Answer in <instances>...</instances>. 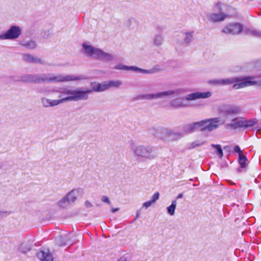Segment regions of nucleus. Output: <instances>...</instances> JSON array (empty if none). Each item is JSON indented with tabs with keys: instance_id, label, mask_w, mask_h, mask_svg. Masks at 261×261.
Returning a JSON list of instances; mask_svg holds the SVG:
<instances>
[{
	"instance_id": "nucleus-8",
	"label": "nucleus",
	"mask_w": 261,
	"mask_h": 261,
	"mask_svg": "<svg viewBox=\"0 0 261 261\" xmlns=\"http://www.w3.org/2000/svg\"><path fill=\"white\" fill-rule=\"evenodd\" d=\"M21 29L17 25L11 26L7 31L0 35L1 40H13L17 39L21 34Z\"/></svg>"
},
{
	"instance_id": "nucleus-5",
	"label": "nucleus",
	"mask_w": 261,
	"mask_h": 261,
	"mask_svg": "<svg viewBox=\"0 0 261 261\" xmlns=\"http://www.w3.org/2000/svg\"><path fill=\"white\" fill-rule=\"evenodd\" d=\"M184 92L182 89H176L174 90H168L166 91L157 92L156 93H150L141 94L136 97V100H153L161 99L164 97H171L173 95H178Z\"/></svg>"
},
{
	"instance_id": "nucleus-11",
	"label": "nucleus",
	"mask_w": 261,
	"mask_h": 261,
	"mask_svg": "<svg viewBox=\"0 0 261 261\" xmlns=\"http://www.w3.org/2000/svg\"><path fill=\"white\" fill-rule=\"evenodd\" d=\"M211 96L212 93L209 91L205 92H196L187 94L185 97V99L188 101H191L198 99H204L209 98Z\"/></svg>"
},
{
	"instance_id": "nucleus-4",
	"label": "nucleus",
	"mask_w": 261,
	"mask_h": 261,
	"mask_svg": "<svg viewBox=\"0 0 261 261\" xmlns=\"http://www.w3.org/2000/svg\"><path fill=\"white\" fill-rule=\"evenodd\" d=\"M131 149L138 158L145 160H152L158 155L153 147L149 145L131 144Z\"/></svg>"
},
{
	"instance_id": "nucleus-18",
	"label": "nucleus",
	"mask_w": 261,
	"mask_h": 261,
	"mask_svg": "<svg viewBox=\"0 0 261 261\" xmlns=\"http://www.w3.org/2000/svg\"><path fill=\"white\" fill-rule=\"evenodd\" d=\"M41 102L44 108L53 107L61 104V101L58 99L52 100L46 97H42Z\"/></svg>"
},
{
	"instance_id": "nucleus-3",
	"label": "nucleus",
	"mask_w": 261,
	"mask_h": 261,
	"mask_svg": "<svg viewBox=\"0 0 261 261\" xmlns=\"http://www.w3.org/2000/svg\"><path fill=\"white\" fill-rule=\"evenodd\" d=\"M50 91L60 93L59 96L61 103L69 101H80L85 99L86 94L85 92H82L81 89H70L67 88H59L57 90H52Z\"/></svg>"
},
{
	"instance_id": "nucleus-30",
	"label": "nucleus",
	"mask_w": 261,
	"mask_h": 261,
	"mask_svg": "<svg viewBox=\"0 0 261 261\" xmlns=\"http://www.w3.org/2000/svg\"><path fill=\"white\" fill-rule=\"evenodd\" d=\"M108 84L109 88H118L122 84V83L120 80H116V81H108Z\"/></svg>"
},
{
	"instance_id": "nucleus-35",
	"label": "nucleus",
	"mask_w": 261,
	"mask_h": 261,
	"mask_svg": "<svg viewBox=\"0 0 261 261\" xmlns=\"http://www.w3.org/2000/svg\"><path fill=\"white\" fill-rule=\"evenodd\" d=\"M205 143L204 141H200L196 140L195 141L193 142L190 145V148H194L195 147L201 146Z\"/></svg>"
},
{
	"instance_id": "nucleus-38",
	"label": "nucleus",
	"mask_w": 261,
	"mask_h": 261,
	"mask_svg": "<svg viewBox=\"0 0 261 261\" xmlns=\"http://www.w3.org/2000/svg\"><path fill=\"white\" fill-rule=\"evenodd\" d=\"M222 79H219V80H211L209 82V83L210 84H214V85H221L222 86Z\"/></svg>"
},
{
	"instance_id": "nucleus-32",
	"label": "nucleus",
	"mask_w": 261,
	"mask_h": 261,
	"mask_svg": "<svg viewBox=\"0 0 261 261\" xmlns=\"http://www.w3.org/2000/svg\"><path fill=\"white\" fill-rule=\"evenodd\" d=\"M257 123V120L256 119H251L249 120H245L244 119V128H247L249 127H251L255 125Z\"/></svg>"
},
{
	"instance_id": "nucleus-9",
	"label": "nucleus",
	"mask_w": 261,
	"mask_h": 261,
	"mask_svg": "<svg viewBox=\"0 0 261 261\" xmlns=\"http://www.w3.org/2000/svg\"><path fill=\"white\" fill-rule=\"evenodd\" d=\"M243 30V26L239 23H231L226 26L222 30L225 34L233 35L240 34Z\"/></svg>"
},
{
	"instance_id": "nucleus-43",
	"label": "nucleus",
	"mask_w": 261,
	"mask_h": 261,
	"mask_svg": "<svg viewBox=\"0 0 261 261\" xmlns=\"http://www.w3.org/2000/svg\"><path fill=\"white\" fill-rule=\"evenodd\" d=\"M101 201L108 204H110L111 203L109 198L107 196H102L101 197Z\"/></svg>"
},
{
	"instance_id": "nucleus-47",
	"label": "nucleus",
	"mask_w": 261,
	"mask_h": 261,
	"mask_svg": "<svg viewBox=\"0 0 261 261\" xmlns=\"http://www.w3.org/2000/svg\"><path fill=\"white\" fill-rule=\"evenodd\" d=\"M182 197V194L181 193V194H178V195L177 197V198L179 199V198H181Z\"/></svg>"
},
{
	"instance_id": "nucleus-45",
	"label": "nucleus",
	"mask_w": 261,
	"mask_h": 261,
	"mask_svg": "<svg viewBox=\"0 0 261 261\" xmlns=\"http://www.w3.org/2000/svg\"><path fill=\"white\" fill-rule=\"evenodd\" d=\"M85 205L88 208L91 207L93 206L92 204L88 200L85 202Z\"/></svg>"
},
{
	"instance_id": "nucleus-19",
	"label": "nucleus",
	"mask_w": 261,
	"mask_h": 261,
	"mask_svg": "<svg viewBox=\"0 0 261 261\" xmlns=\"http://www.w3.org/2000/svg\"><path fill=\"white\" fill-rule=\"evenodd\" d=\"M194 31H188L182 33L183 43L189 45L194 40Z\"/></svg>"
},
{
	"instance_id": "nucleus-40",
	"label": "nucleus",
	"mask_w": 261,
	"mask_h": 261,
	"mask_svg": "<svg viewBox=\"0 0 261 261\" xmlns=\"http://www.w3.org/2000/svg\"><path fill=\"white\" fill-rule=\"evenodd\" d=\"M159 196H160V194L158 192H156L155 193L152 198H151V200H152V202H153V203L156 201L158 199H159Z\"/></svg>"
},
{
	"instance_id": "nucleus-26",
	"label": "nucleus",
	"mask_w": 261,
	"mask_h": 261,
	"mask_svg": "<svg viewBox=\"0 0 261 261\" xmlns=\"http://www.w3.org/2000/svg\"><path fill=\"white\" fill-rule=\"evenodd\" d=\"M164 41V37L161 34L156 35L153 39V44L156 46H161L163 43Z\"/></svg>"
},
{
	"instance_id": "nucleus-21",
	"label": "nucleus",
	"mask_w": 261,
	"mask_h": 261,
	"mask_svg": "<svg viewBox=\"0 0 261 261\" xmlns=\"http://www.w3.org/2000/svg\"><path fill=\"white\" fill-rule=\"evenodd\" d=\"M98 53L96 59L106 61H111L114 59L112 55L106 53L100 49Z\"/></svg>"
},
{
	"instance_id": "nucleus-6",
	"label": "nucleus",
	"mask_w": 261,
	"mask_h": 261,
	"mask_svg": "<svg viewBox=\"0 0 261 261\" xmlns=\"http://www.w3.org/2000/svg\"><path fill=\"white\" fill-rule=\"evenodd\" d=\"M84 195V190L79 188L72 190L65 195L58 203L59 206L66 208L69 205L74 203L78 197H82Z\"/></svg>"
},
{
	"instance_id": "nucleus-17",
	"label": "nucleus",
	"mask_w": 261,
	"mask_h": 261,
	"mask_svg": "<svg viewBox=\"0 0 261 261\" xmlns=\"http://www.w3.org/2000/svg\"><path fill=\"white\" fill-rule=\"evenodd\" d=\"M244 118L243 117H237L231 120L230 123L227 124L229 127L233 129L243 128L244 125Z\"/></svg>"
},
{
	"instance_id": "nucleus-7",
	"label": "nucleus",
	"mask_w": 261,
	"mask_h": 261,
	"mask_svg": "<svg viewBox=\"0 0 261 261\" xmlns=\"http://www.w3.org/2000/svg\"><path fill=\"white\" fill-rule=\"evenodd\" d=\"M48 83L52 82H65L77 80H86L87 77L85 75L76 76L69 74H59L54 75L51 73H47Z\"/></svg>"
},
{
	"instance_id": "nucleus-42",
	"label": "nucleus",
	"mask_w": 261,
	"mask_h": 261,
	"mask_svg": "<svg viewBox=\"0 0 261 261\" xmlns=\"http://www.w3.org/2000/svg\"><path fill=\"white\" fill-rule=\"evenodd\" d=\"M37 74H30V83H35L36 82Z\"/></svg>"
},
{
	"instance_id": "nucleus-10",
	"label": "nucleus",
	"mask_w": 261,
	"mask_h": 261,
	"mask_svg": "<svg viewBox=\"0 0 261 261\" xmlns=\"http://www.w3.org/2000/svg\"><path fill=\"white\" fill-rule=\"evenodd\" d=\"M128 70H132L138 73L143 74H151L160 71L161 70L159 66L157 65L148 70L142 69L135 66H128Z\"/></svg>"
},
{
	"instance_id": "nucleus-22",
	"label": "nucleus",
	"mask_w": 261,
	"mask_h": 261,
	"mask_svg": "<svg viewBox=\"0 0 261 261\" xmlns=\"http://www.w3.org/2000/svg\"><path fill=\"white\" fill-rule=\"evenodd\" d=\"M70 234L65 236H61L56 239V242L57 245L60 246H64L67 244L68 241L70 240Z\"/></svg>"
},
{
	"instance_id": "nucleus-31",
	"label": "nucleus",
	"mask_w": 261,
	"mask_h": 261,
	"mask_svg": "<svg viewBox=\"0 0 261 261\" xmlns=\"http://www.w3.org/2000/svg\"><path fill=\"white\" fill-rule=\"evenodd\" d=\"M247 161L246 157L243 154H239V163L242 168H244L246 166V161Z\"/></svg>"
},
{
	"instance_id": "nucleus-37",
	"label": "nucleus",
	"mask_w": 261,
	"mask_h": 261,
	"mask_svg": "<svg viewBox=\"0 0 261 261\" xmlns=\"http://www.w3.org/2000/svg\"><path fill=\"white\" fill-rule=\"evenodd\" d=\"M109 89L108 81L105 82L101 84H100V92L104 91Z\"/></svg>"
},
{
	"instance_id": "nucleus-12",
	"label": "nucleus",
	"mask_w": 261,
	"mask_h": 261,
	"mask_svg": "<svg viewBox=\"0 0 261 261\" xmlns=\"http://www.w3.org/2000/svg\"><path fill=\"white\" fill-rule=\"evenodd\" d=\"M222 112L226 115H234L240 114L241 112L239 106L233 105H228L223 106Z\"/></svg>"
},
{
	"instance_id": "nucleus-48",
	"label": "nucleus",
	"mask_w": 261,
	"mask_h": 261,
	"mask_svg": "<svg viewBox=\"0 0 261 261\" xmlns=\"http://www.w3.org/2000/svg\"><path fill=\"white\" fill-rule=\"evenodd\" d=\"M217 7H219V4H218V5H217Z\"/></svg>"
},
{
	"instance_id": "nucleus-28",
	"label": "nucleus",
	"mask_w": 261,
	"mask_h": 261,
	"mask_svg": "<svg viewBox=\"0 0 261 261\" xmlns=\"http://www.w3.org/2000/svg\"><path fill=\"white\" fill-rule=\"evenodd\" d=\"M47 74H37L36 83L48 82Z\"/></svg>"
},
{
	"instance_id": "nucleus-24",
	"label": "nucleus",
	"mask_w": 261,
	"mask_h": 261,
	"mask_svg": "<svg viewBox=\"0 0 261 261\" xmlns=\"http://www.w3.org/2000/svg\"><path fill=\"white\" fill-rule=\"evenodd\" d=\"M20 44L26 48L31 50L35 49L37 47L36 41L32 40L21 42Z\"/></svg>"
},
{
	"instance_id": "nucleus-36",
	"label": "nucleus",
	"mask_w": 261,
	"mask_h": 261,
	"mask_svg": "<svg viewBox=\"0 0 261 261\" xmlns=\"http://www.w3.org/2000/svg\"><path fill=\"white\" fill-rule=\"evenodd\" d=\"M114 69H116V70L128 71V66L120 63V64L116 65L114 67Z\"/></svg>"
},
{
	"instance_id": "nucleus-46",
	"label": "nucleus",
	"mask_w": 261,
	"mask_h": 261,
	"mask_svg": "<svg viewBox=\"0 0 261 261\" xmlns=\"http://www.w3.org/2000/svg\"><path fill=\"white\" fill-rule=\"evenodd\" d=\"M119 211V208H113L112 210H111V211L112 213H115L117 211Z\"/></svg>"
},
{
	"instance_id": "nucleus-20",
	"label": "nucleus",
	"mask_w": 261,
	"mask_h": 261,
	"mask_svg": "<svg viewBox=\"0 0 261 261\" xmlns=\"http://www.w3.org/2000/svg\"><path fill=\"white\" fill-rule=\"evenodd\" d=\"M91 89H88L86 90H82V92H85L86 94V96L85 99H82V100H87L89 98V94L91 93V92L95 91V92H100V83L93 82L91 84Z\"/></svg>"
},
{
	"instance_id": "nucleus-29",
	"label": "nucleus",
	"mask_w": 261,
	"mask_h": 261,
	"mask_svg": "<svg viewBox=\"0 0 261 261\" xmlns=\"http://www.w3.org/2000/svg\"><path fill=\"white\" fill-rule=\"evenodd\" d=\"M176 204V201L175 200H173L172 201L171 204L167 208L168 214L171 216L174 215Z\"/></svg>"
},
{
	"instance_id": "nucleus-49",
	"label": "nucleus",
	"mask_w": 261,
	"mask_h": 261,
	"mask_svg": "<svg viewBox=\"0 0 261 261\" xmlns=\"http://www.w3.org/2000/svg\"><path fill=\"white\" fill-rule=\"evenodd\" d=\"M257 76H261V73L258 74V75H257Z\"/></svg>"
},
{
	"instance_id": "nucleus-23",
	"label": "nucleus",
	"mask_w": 261,
	"mask_h": 261,
	"mask_svg": "<svg viewBox=\"0 0 261 261\" xmlns=\"http://www.w3.org/2000/svg\"><path fill=\"white\" fill-rule=\"evenodd\" d=\"M170 106L176 108L185 107L186 106L182 98H176L172 99L170 102Z\"/></svg>"
},
{
	"instance_id": "nucleus-39",
	"label": "nucleus",
	"mask_w": 261,
	"mask_h": 261,
	"mask_svg": "<svg viewBox=\"0 0 261 261\" xmlns=\"http://www.w3.org/2000/svg\"><path fill=\"white\" fill-rule=\"evenodd\" d=\"M10 212L7 211H0V220L5 217H7Z\"/></svg>"
},
{
	"instance_id": "nucleus-41",
	"label": "nucleus",
	"mask_w": 261,
	"mask_h": 261,
	"mask_svg": "<svg viewBox=\"0 0 261 261\" xmlns=\"http://www.w3.org/2000/svg\"><path fill=\"white\" fill-rule=\"evenodd\" d=\"M153 202H152V200H150L149 201H146L145 202H144L143 204V207H145L146 208H148L149 206H150L152 203Z\"/></svg>"
},
{
	"instance_id": "nucleus-16",
	"label": "nucleus",
	"mask_w": 261,
	"mask_h": 261,
	"mask_svg": "<svg viewBox=\"0 0 261 261\" xmlns=\"http://www.w3.org/2000/svg\"><path fill=\"white\" fill-rule=\"evenodd\" d=\"M228 16L224 13H211L207 15V19L212 22H218L223 21Z\"/></svg>"
},
{
	"instance_id": "nucleus-27",
	"label": "nucleus",
	"mask_w": 261,
	"mask_h": 261,
	"mask_svg": "<svg viewBox=\"0 0 261 261\" xmlns=\"http://www.w3.org/2000/svg\"><path fill=\"white\" fill-rule=\"evenodd\" d=\"M18 249L20 252L26 253L31 250V245L29 243H22Z\"/></svg>"
},
{
	"instance_id": "nucleus-25",
	"label": "nucleus",
	"mask_w": 261,
	"mask_h": 261,
	"mask_svg": "<svg viewBox=\"0 0 261 261\" xmlns=\"http://www.w3.org/2000/svg\"><path fill=\"white\" fill-rule=\"evenodd\" d=\"M244 32L246 35H249L256 37H261V31H259L250 28H245L244 30Z\"/></svg>"
},
{
	"instance_id": "nucleus-1",
	"label": "nucleus",
	"mask_w": 261,
	"mask_h": 261,
	"mask_svg": "<svg viewBox=\"0 0 261 261\" xmlns=\"http://www.w3.org/2000/svg\"><path fill=\"white\" fill-rule=\"evenodd\" d=\"M224 122L219 117L205 119L199 122H196L185 125L182 127L183 133H174L172 130L168 132L169 137L173 136V139H178L183 137L184 134H190L200 128L201 132H212L217 129Z\"/></svg>"
},
{
	"instance_id": "nucleus-13",
	"label": "nucleus",
	"mask_w": 261,
	"mask_h": 261,
	"mask_svg": "<svg viewBox=\"0 0 261 261\" xmlns=\"http://www.w3.org/2000/svg\"><path fill=\"white\" fill-rule=\"evenodd\" d=\"M22 60L25 62L32 64H40L41 65L47 64V63L40 58L32 56L30 54H23Z\"/></svg>"
},
{
	"instance_id": "nucleus-15",
	"label": "nucleus",
	"mask_w": 261,
	"mask_h": 261,
	"mask_svg": "<svg viewBox=\"0 0 261 261\" xmlns=\"http://www.w3.org/2000/svg\"><path fill=\"white\" fill-rule=\"evenodd\" d=\"M37 257L41 261H53L52 254L48 249H40L37 254Z\"/></svg>"
},
{
	"instance_id": "nucleus-44",
	"label": "nucleus",
	"mask_w": 261,
	"mask_h": 261,
	"mask_svg": "<svg viewBox=\"0 0 261 261\" xmlns=\"http://www.w3.org/2000/svg\"><path fill=\"white\" fill-rule=\"evenodd\" d=\"M234 150L236 152L238 153L239 154H242V151L240 148V147L238 145H236L234 147Z\"/></svg>"
},
{
	"instance_id": "nucleus-33",
	"label": "nucleus",
	"mask_w": 261,
	"mask_h": 261,
	"mask_svg": "<svg viewBox=\"0 0 261 261\" xmlns=\"http://www.w3.org/2000/svg\"><path fill=\"white\" fill-rule=\"evenodd\" d=\"M17 81L18 82L30 83V74L21 75Z\"/></svg>"
},
{
	"instance_id": "nucleus-34",
	"label": "nucleus",
	"mask_w": 261,
	"mask_h": 261,
	"mask_svg": "<svg viewBox=\"0 0 261 261\" xmlns=\"http://www.w3.org/2000/svg\"><path fill=\"white\" fill-rule=\"evenodd\" d=\"M211 146L216 149L217 154L219 156L222 157L223 156V153L220 145L212 144Z\"/></svg>"
},
{
	"instance_id": "nucleus-14",
	"label": "nucleus",
	"mask_w": 261,
	"mask_h": 261,
	"mask_svg": "<svg viewBox=\"0 0 261 261\" xmlns=\"http://www.w3.org/2000/svg\"><path fill=\"white\" fill-rule=\"evenodd\" d=\"M83 48L84 49V53L88 57H93L94 58H97L98 52L99 49L95 48L93 46L88 45L86 43L83 44Z\"/></svg>"
},
{
	"instance_id": "nucleus-2",
	"label": "nucleus",
	"mask_w": 261,
	"mask_h": 261,
	"mask_svg": "<svg viewBox=\"0 0 261 261\" xmlns=\"http://www.w3.org/2000/svg\"><path fill=\"white\" fill-rule=\"evenodd\" d=\"M222 86L234 83L233 89H239L250 86L256 85L261 88V76H248L246 77H233L222 79Z\"/></svg>"
}]
</instances>
